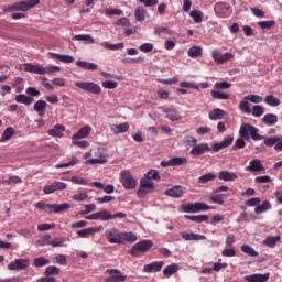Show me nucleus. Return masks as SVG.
I'll return each mask as SVG.
<instances>
[{"label":"nucleus","mask_w":282,"mask_h":282,"mask_svg":"<svg viewBox=\"0 0 282 282\" xmlns=\"http://www.w3.org/2000/svg\"><path fill=\"white\" fill-rule=\"evenodd\" d=\"M240 138L236 140L234 149H246L245 140H253V142H259L261 140H265V137L259 134V128L250 124L242 123L239 129Z\"/></svg>","instance_id":"nucleus-1"},{"label":"nucleus","mask_w":282,"mask_h":282,"mask_svg":"<svg viewBox=\"0 0 282 282\" xmlns=\"http://www.w3.org/2000/svg\"><path fill=\"white\" fill-rule=\"evenodd\" d=\"M105 237L109 243H118L120 246H124V243H135V241H138L135 234L131 231L120 232L116 228L106 230Z\"/></svg>","instance_id":"nucleus-2"},{"label":"nucleus","mask_w":282,"mask_h":282,"mask_svg":"<svg viewBox=\"0 0 282 282\" xmlns=\"http://www.w3.org/2000/svg\"><path fill=\"white\" fill-rule=\"evenodd\" d=\"M23 69L30 74H39L40 76H45V74H54V72H61V67L58 66L44 67L41 64L34 65L30 63L23 64Z\"/></svg>","instance_id":"nucleus-3"},{"label":"nucleus","mask_w":282,"mask_h":282,"mask_svg":"<svg viewBox=\"0 0 282 282\" xmlns=\"http://www.w3.org/2000/svg\"><path fill=\"white\" fill-rule=\"evenodd\" d=\"M263 100V97L259 95H247L243 100L239 104V109L242 113H247V116H250L252 113V109H250L249 102H254L256 105H259Z\"/></svg>","instance_id":"nucleus-4"},{"label":"nucleus","mask_w":282,"mask_h":282,"mask_svg":"<svg viewBox=\"0 0 282 282\" xmlns=\"http://www.w3.org/2000/svg\"><path fill=\"white\" fill-rule=\"evenodd\" d=\"M120 182L126 191H133L138 186V181L129 170H123L120 173Z\"/></svg>","instance_id":"nucleus-5"},{"label":"nucleus","mask_w":282,"mask_h":282,"mask_svg":"<svg viewBox=\"0 0 282 282\" xmlns=\"http://www.w3.org/2000/svg\"><path fill=\"white\" fill-rule=\"evenodd\" d=\"M153 248V241L152 240H142L137 242L129 251L131 257H140V252H149Z\"/></svg>","instance_id":"nucleus-6"},{"label":"nucleus","mask_w":282,"mask_h":282,"mask_svg":"<svg viewBox=\"0 0 282 282\" xmlns=\"http://www.w3.org/2000/svg\"><path fill=\"white\" fill-rule=\"evenodd\" d=\"M155 191V185L152 181H149V178H141L139 189L137 192L138 197L141 199L147 197L149 193H153Z\"/></svg>","instance_id":"nucleus-7"},{"label":"nucleus","mask_w":282,"mask_h":282,"mask_svg":"<svg viewBox=\"0 0 282 282\" xmlns=\"http://www.w3.org/2000/svg\"><path fill=\"white\" fill-rule=\"evenodd\" d=\"M75 86L84 91H88L89 94H102V88H100V85L94 82H76Z\"/></svg>","instance_id":"nucleus-8"},{"label":"nucleus","mask_w":282,"mask_h":282,"mask_svg":"<svg viewBox=\"0 0 282 282\" xmlns=\"http://www.w3.org/2000/svg\"><path fill=\"white\" fill-rule=\"evenodd\" d=\"M86 219H88V221H96L98 219L100 221H111L112 216H111V212L104 209L86 216Z\"/></svg>","instance_id":"nucleus-9"},{"label":"nucleus","mask_w":282,"mask_h":282,"mask_svg":"<svg viewBox=\"0 0 282 282\" xmlns=\"http://www.w3.org/2000/svg\"><path fill=\"white\" fill-rule=\"evenodd\" d=\"M212 56H213L215 63H217V65H224V63H228V61H232V58H235L234 54H231V53L221 54L217 50L213 51Z\"/></svg>","instance_id":"nucleus-10"},{"label":"nucleus","mask_w":282,"mask_h":282,"mask_svg":"<svg viewBox=\"0 0 282 282\" xmlns=\"http://www.w3.org/2000/svg\"><path fill=\"white\" fill-rule=\"evenodd\" d=\"M184 213H199V210H210V206L204 203H189L183 206Z\"/></svg>","instance_id":"nucleus-11"},{"label":"nucleus","mask_w":282,"mask_h":282,"mask_svg":"<svg viewBox=\"0 0 282 282\" xmlns=\"http://www.w3.org/2000/svg\"><path fill=\"white\" fill-rule=\"evenodd\" d=\"M30 268V260L29 259H15L14 261L8 264V270H28Z\"/></svg>","instance_id":"nucleus-12"},{"label":"nucleus","mask_w":282,"mask_h":282,"mask_svg":"<svg viewBox=\"0 0 282 282\" xmlns=\"http://www.w3.org/2000/svg\"><path fill=\"white\" fill-rule=\"evenodd\" d=\"M72 208V205L68 203H63V204H46L45 207V213H63V210H69Z\"/></svg>","instance_id":"nucleus-13"},{"label":"nucleus","mask_w":282,"mask_h":282,"mask_svg":"<svg viewBox=\"0 0 282 282\" xmlns=\"http://www.w3.org/2000/svg\"><path fill=\"white\" fill-rule=\"evenodd\" d=\"M212 149L208 143H199L192 148L191 155H194L195 158H199V155H204V153H210Z\"/></svg>","instance_id":"nucleus-14"},{"label":"nucleus","mask_w":282,"mask_h":282,"mask_svg":"<svg viewBox=\"0 0 282 282\" xmlns=\"http://www.w3.org/2000/svg\"><path fill=\"white\" fill-rule=\"evenodd\" d=\"M234 141L235 138L232 135L225 137V139L221 142L213 144V151L215 153H219V151L228 149V147H230V144H232Z\"/></svg>","instance_id":"nucleus-15"},{"label":"nucleus","mask_w":282,"mask_h":282,"mask_svg":"<svg viewBox=\"0 0 282 282\" xmlns=\"http://www.w3.org/2000/svg\"><path fill=\"white\" fill-rule=\"evenodd\" d=\"M162 268H164V261H155L143 267V272L147 274H151L152 272H162Z\"/></svg>","instance_id":"nucleus-16"},{"label":"nucleus","mask_w":282,"mask_h":282,"mask_svg":"<svg viewBox=\"0 0 282 282\" xmlns=\"http://www.w3.org/2000/svg\"><path fill=\"white\" fill-rule=\"evenodd\" d=\"M187 162L188 160H186V158L176 156V158L170 159L169 161H162L161 166H163V169H166V166H182Z\"/></svg>","instance_id":"nucleus-17"},{"label":"nucleus","mask_w":282,"mask_h":282,"mask_svg":"<svg viewBox=\"0 0 282 282\" xmlns=\"http://www.w3.org/2000/svg\"><path fill=\"white\" fill-rule=\"evenodd\" d=\"M102 230V226L89 227L77 231L78 237L82 239H87L91 235H96Z\"/></svg>","instance_id":"nucleus-18"},{"label":"nucleus","mask_w":282,"mask_h":282,"mask_svg":"<svg viewBox=\"0 0 282 282\" xmlns=\"http://www.w3.org/2000/svg\"><path fill=\"white\" fill-rule=\"evenodd\" d=\"M270 280V273H256L251 275H246L245 281L247 282H265Z\"/></svg>","instance_id":"nucleus-19"},{"label":"nucleus","mask_w":282,"mask_h":282,"mask_svg":"<svg viewBox=\"0 0 282 282\" xmlns=\"http://www.w3.org/2000/svg\"><path fill=\"white\" fill-rule=\"evenodd\" d=\"M165 195L167 197H174L175 199H177L184 195V188L182 187V185H175L172 188L166 189Z\"/></svg>","instance_id":"nucleus-20"},{"label":"nucleus","mask_w":282,"mask_h":282,"mask_svg":"<svg viewBox=\"0 0 282 282\" xmlns=\"http://www.w3.org/2000/svg\"><path fill=\"white\" fill-rule=\"evenodd\" d=\"M216 14H223V17H230V6L225 2H218L215 4Z\"/></svg>","instance_id":"nucleus-21"},{"label":"nucleus","mask_w":282,"mask_h":282,"mask_svg":"<svg viewBox=\"0 0 282 282\" xmlns=\"http://www.w3.org/2000/svg\"><path fill=\"white\" fill-rule=\"evenodd\" d=\"M91 133V126H84L72 137V140H83Z\"/></svg>","instance_id":"nucleus-22"},{"label":"nucleus","mask_w":282,"mask_h":282,"mask_svg":"<svg viewBox=\"0 0 282 282\" xmlns=\"http://www.w3.org/2000/svg\"><path fill=\"white\" fill-rule=\"evenodd\" d=\"M34 111H36L37 116L40 118H43L45 116V109H47V101L45 100H37L33 106Z\"/></svg>","instance_id":"nucleus-23"},{"label":"nucleus","mask_w":282,"mask_h":282,"mask_svg":"<svg viewBox=\"0 0 282 282\" xmlns=\"http://www.w3.org/2000/svg\"><path fill=\"white\" fill-rule=\"evenodd\" d=\"M180 235L182 239H184V241H202L206 239V236H202L199 234H188V232L182 231Z\"/></svg>","instance_id":"nucleus-24"},{"label":"nucleus","mask_w":282,"mask_h":282,"mask_svg":"<svg viewBox=\"0 0 282 282\" xmlns=\"http://www.w3.org/2000/svg\"><path fill=\"white\" fill-rule=\"evenodd\" d=\"M238 177L235 172L220 171L218 173V180H223L224 182H235Z\"/></svg>","instance_id":"nucleus-25"},{"label":"nucleus","mask_w":282,"mask_h":282,"mask_svg":"<svg viewBox=\"0 0 282 282\" xmlns=\"http://www.w3.org/2000/svg\"><path fill=\"white\" fill-rule=\"evenodd\" d=\"M76 65L80 68V69H86L87 72H97L98 66L97 64L87 62V61H77Z\"/></svg>","instance_id":"nucleus-26"},{"label":"nucleus","mask_w":282,"mask_h":282,"mask_svg":"<svg viewBox=\"0 0 282 282\" xmlns=\"http://www.w3.org/2000/svg\"><path fill=\"white\" fill-rule=\"evenodd\" d=\"M279 241H281V236H269L262 241V243L267 248H276V243H279Z\"/></svg>","instance_id":"nucleus-27"},{"label":"nucleus","mask_w":282,"mask_h":282,"mask_svg":"<svg viewBox=\"0 0 282 282\" xmlns=\"http://www.w3.org/2000/svg\"><path fill=\"white\" fill-rule=\"evenodd\" d=\"M15 102H19L20 105H25L26 107H30L32 102H34V98L28 95H17L15 96Z\"/></svg>","instance_id":"nucleus-28"},{"label":"nucleus","mask_w":282,"mask_h":282,"mask_svg":"<svg viewBox=\"0 0 282 282\" xmlns=\"http://www.w3.org/2000/svg\"><path fill=\"white\" fill-rule=\"evenodd\" d=\"M50 56H52V58H56L57 61H61V63H65L66 65L74 63V56L72 55H61L58 53H50Z\"/></svg>","instance_id":"nucleus-29"},{"label":"nucleus","mask_w":282,"mask_h":282,"mask_svg":"<svg viewBox=\"0 0 282 282\" xmlns=\"http://www.w3.org/2000/svg\"><path fill=\"white\" fill-rule=\"evenodd\" d=\"M272 209V204L270 200H263L261 205H257L254 208L256 215H261V213H268V210Z\"/></svg>","instance_id":"nucleus-30"},{"label":"nucleus","mask_w":282,"mask_h":282,"mask_svg":"<svg viewBox=\"0 0 282 282\" xmlns=\"http://www.w3.org/2000/svg\"><path fill=\"white\" fill-rule=\"evenodd\" d=\"M262 122H264V124H267L268 127H274V124L279 122V117L274 113H267L262 118Z\"/></svg>","instance_id":"nucleus-31"},{"label":"nucleus","mask_w":282,"mask_h":282,"mask_svg":"<svg viewBox=\"0 0 282 282\" xmlns=\"http://www.w3.org/2000/svg\"><path fill=\"white\" fill-rule=\"evenodd\" d=\"M110 131L115 133V135H118V133H127L129 131V123H120L116 126H111Z\"/></svg>","instance_id":"nucleus-32"},{"label":"nucleus","mask_w":282,"mask_h":282,"mask_svg":"<svg viewBox=\"0 0 282 282\" xmlns=\"http://www.w3.org/2000/svg\"><path fill=\"white\" fill-rule=\"evenodd\" d=\"M91 186H95V188H100L101 191H104L105 193H107L108 195H111V193H113V191H116V187L113 185H104L100 182H93Z\"/></svg>","instance_id":"nucleus-33"},{"label":"nucleus","mask_w":282,"mask_h":282,"mask_svg":"<svg viewBox=\"0 0 282 282\" xmlns=\"http://www.w3.org/2000/svg\"><path fill=\"white\" fill-rule=\"evenodd\" d=\"M64 131H65L64 126L56 124L53 129L48 130V135H52V138H63Z\"/></svg>","instance_id":"nucleus-34"},{"label":"nucleus","mask_w":282,"mask_h":282,"mask_svg":"<svg viewBox=\"0 0 282 282\" xmlns=\"http://www.w3.org/2000/svg\"><path fill=\"white\" fill-rule=\"evenodd\" d=\"M226 118V111L216 108L212 112H209V119L210 120H224Z\"/></svg>","instance_id":"nucleus-35"},{"label":"nucleus","mask_w":282,"mask_h":282,"mask_svg":"<svg viewBox=\"0 0 282 282\" xmlns=\"http://www.w3.org/2000/svg\"><path fill=\"white\" fill-rule=\"evenodd\" d=\"M247 171L251 173L263 171V165L261 164V160H252L247 167Z\"/></svg>","instance_id":"nucleus-36"},{"label":"nucleus","mask_w":282,"mask_h":282,"mask_svg":"<svg viewBox=\"0 0 282 282\" xmlns=\"http://www.w3.org/2000/svg\"><path fill=\"white\" fill-rule=\"evenodd\" d=\"M166 118L171 120V122H177V120H182V116L177 112V109H167L165 110Z\"/></svg>","instance_id":"nucleus-37"},{"label":"nucleus","mask_w":282,"mask_h":282,"mask_svg":"<svg viewBox=\"0 0 282 282\" xmlns=\"http://www.w3.org/2000/svg\"><path fill=\"white\" fill-rule=\"evenodd\" d=\"M74 41H84L88 45H94L96 43V40L91 37L89 34H78L74 36Z\"/></svg>","instance_id":"nucleus-38"},{"label":"nucleus","mask_w":282,"mask_h":282,"mask_svg":"<svg viewBox=\"0 0 282 282\" xmlns=\"http://www.w3.org/2000/svg\"><path fill=\"white\" fill-rule=\"evenodd\" d=\"M178 270L180 267L176 263H172L163 270V274L169 279V276H173V274H175V272H177Z\"/></svg>","instance_id":"nucleus-39"},{"label":"nucleus","mask_w":282,"mask_h":282,"mask_svg":"<svg viewBox=\"0 0 282 282\" xmlns=\"http://www.w3.org/2000/svg\"><path fill=\"white\" fill-rule=\"evenodd\" d=\"M240 250L248 257H259V252H257V250H254V248L250 247V245H242L240 247Z\"/></svg>","instance_id":"nucleus-40"},{"label":"nucleus","mask_w":282,"mask_h":282,"mask_svg":"<svg viewBox=\"0 0 282 282\" xmlns=\"http://www.w3.org/2000/svg\"><path fill=\"white\" fill-rule=\"evenodd\" d=\"M264 102L269 105V107H279V105H281V100L274 97V95H267Z\"/></svg>","instance_id":"nucleus-41"},{"label":"nucleus","mask_w":282,"mask_h":282,"mask_svg":"<svg viewBox=\"0 0 282 282\" xmlns=\"http://www.w3.org/2000/svg\"><path fill=\"white\" fill-rule=\"evenodd\" d=\"M212 98H214L215 100H229L230 99V95L226 94V93H221L219 90H212Z\"/></svg>","instance_id":"nucleus-42"},{"label":"nucleus","mask_w":282,"mask_h":282,"mask_svg":"<svg viewBox=\"0 0 282 282\" xmlns=\"http://www.w3.org/2000/svg\"><path fill=\"white\" fill-rule=\"evenodd\" d=\"M213 180H217V175L213 172H209L205 175L199 176L198 183L199 184H207V182H213Z\"/></svg>","instance_id":"nucleus-43"},{"label":"nucleus","mask_w":282,"mask_h":282,"mask_svg":"<svg viewBox=\"0 0 282 282\" xmlns=\"http://www.w3.org/2000/svg\"><path fill=\"white\" fill-rule=\"evenodd\" d=\"M33 265L35 268H43L45 265H50V259L44 257H39L33 260Z\"/></svg>","instance_id":"nucleus-44"},{"label":"nucleus","mask_w":282,"mask_h":282,"mask_svg":"<svg viewBox=\"0 0 282 282\" xmlns=\"http://www.w3.org/2000/svg\"><path fill=\"white\" fill-rule=\"evenodd\" d=\"M102 46L105 50H111L116 52V50H124V43L120 42L118 44H110L109 42H104Z\"/></svg>","instance_id":"nucleus-45"},{"label":"nucleus","mask_w":282,"mask_h":282,"mask_svg":"<svg viewBox=\"0 0 282 282\" xmlns=\"http://www.w3.org/2000/svg\"><path fill=\"white\" fill-rule=\"evenodd\" d=\"M12 135H14V128L9 127L3 131L0 142H8Z\"/></svg>","instance_id":"nucleus-46"},{"label":"nucleus","mask_w":282,"mask_h":282,"mask_svg":"<svg viewBox=\"0 0 282 282\" xmlns=\"http://www.w3.org/2000/svg\"><path fill=\"white\" fill-rule=\"evenodd\" d=\"M251 113L254 118H261V116L265 113V108H263L261 105H256L252 107Z\"/></svg>","instance_id":"nucleus-47"},{"label":"nucleus","mask_w":282,"mask_h":282,"mask_svg":"<svg viewBox=\"0 0 282 282\" xmlns=\"http://www.w3.org/2000/svg\"><path fill=\"white\" fill-rule=\"evenodd\" d=\"M189 17H192L196 23H202L204 21V13L200 10L191 11Z\"/></svg>","instance_id":"nucleus-48"},{"label":"nucleus","mask_w":282,"mask_h":282,"mask_svg":"<svg viewBox=\"0 0 282 282\" xmlns=\"http://www.w3.org/2000/svg\"><path fill=\"white\" fill-rule=\"evenodd\" d=\"M147 17V10L144 8L138 7L134 11L135 21H144Z\"/></svg>","instance_id":"nucleus-49"},{"label":"nucleus","mask_w":282,"mask_h":282,"mask_svg":"<svg viewBox=\"0 0 282 282\" xmlns=\"http://www.w3.org/2000/svg\"><path fill=\"white\" fill-rule=\"evenodd\" d=\"M44 274L46 276H56L57 274H61V269L55 265H50L46 268Z\"/></svg>","instance_id":"nucleus-50"},{"label":"nucleus","mask_w":282,"mask_h":282,"mask_svg":"<svg viewBox=\"0 0 282 282\" xmlns=\"http://www.w3.org/2000/svg\"><path fill=\"white\" fill-rule=\"evenodd\" d=\"M78 158L73 156L68 163H61L55 166V169H68V166H76L78 164Z\"/></svg>","instance_id":"nucleus-51"},{"label":"nucleus","mask_w":282,"mask_h":282,"mask_svg":"<svg viewBox=\"0 0 282 282\" xmlns=\"http://www.w3.org/2000/svg\"><path fill=\"white\" fill-rule=\"evenodd\" d=\"M185 219H189V221H196V224H202L204 221H208V217L206 215L185 216Z\"/></svg>","instance_id":"nucleus-52"},{"label":"nucleus","mask_w":282,"mask_h":282,"mask_svg":"<svg viewBox=\"0 0 282 282\" xmlns=\"http://www.w3.org/2000/svg\"><path fill=\"white\" fill-rule=\"evenodd\" d=\"M187 54L191 58H197L198 56H202V47L193 46L192 48H189Z\"/></svg>","instance_id":"nucleus-53"},{"label":"nucleus","mask_w":282,"mask_h":282,"mask_svg":"<svg viewBox=\"0 0 282 282\" xmlns=\"http://www.w3.org/2000/svg\"><path fill=\"white\" fill-rule=\"evenodd\" d=\"M276 22L274 20H267V21H260L258 22L259 28L262 30H270V28H274Z\"/></svg>","instance_id":"nucleus-54"},{"label":"nucleus","mask_w":282,"mask_h":282,"mask_svg":"<svg viewBox=\"0 0 282 282\" xmlns=\"http://www.w3.org/2000/svg\"><path fill=\"white\" fill-rule=\"evenodd\" d=\"M18 12H28L30 10V3L28 1H21L15 3Z\"/></svg>","instance_id":"nucleus-55"},{"label":"nucleus","mask_w":282,"mask_h":282,"mask_svg":"<svg viewBox=\"0 0 282 282\" xmlns=\"http://www.w3.org/2000/svg\"><path fill=\"white\" fill-rule=\"evenodd\" d=\"M262 140H264L265 147H274V145H276V142H279V140H281V137H270L268 139H265V137H264V139H262Z\"/></svg>","instance_id":"nucleus-56"},{"label":"nucleus","mask_w":282,"mask_h":282,"mask_svg":"<svg viewBox=\"0 0 282 282\" xmlns=\"http://www.w3.org/2000/svg\"><path fill=\"white\" fill-rule=\"evenodd\" d=\"M63 243H65V237L55 238L54 240H51V242H48V246H52L53 248H61L63 247Z\"/></svg>","instance_id":"nucleus-57"},{"label":"nucleus","mask_w":282,"mask_h":282,"mask_svg":"<svg viewBox=\"0 0 282 282\" xmlns=\"http://www.w3.org/2000/svg\"><path fill=\"white\" fill-rule=\"evenodd\" d=\"M144 180H160V174L158 173V170H150L145 175Z\"/></svg>","instance_id":"nucleus-58"},{"label":"nucleus","mask_w":282,"mask_h":282,"mask_svg":"<svg viewBox=\"0 0 282 282\" xmlns=\"http://www.w3.org/2000/svg\"><path fill=\"white\" fill-rule=\"evenodd\" d=\"M105 163H107V158H105L102 155L99 159H88L86 161V164H91V165H94V164H105Z\"/></svg>","instance_id":"nucleus-59"},{"label":"nucleus","mask_w":282,"mask_h":282,"mask_svg":"<svg viewBox=\"0 0 282 282\" xmlns=\"http://www.w3.org/2000/svg\"><path fill=\"white\" fill-rule=\"evenodd\" d=\"M101 85L105 89H116V87H118V82L105 80Z\"/></svg>","instance_id":"nucleus-60"},{"label":"nucleus","mask_w":282,"mask_h":282,"mask_svg":"<svg viewBox=\"0 0 282 282\" xmlns=\"http://www.w3.org/2000/svg\"><path fill=\"white\" fill-rule=\"evenodd\" d=\"M22 180L19 176H11L9 180L3 181V184H7V186H10L12 184H21Z\"/></svg>","instance_id":"nucleus-61"},{"label":"nucleus","mask_w":282,"mask_h":282,"mask_svg":"<svg viewBox=\"0 0 282 282\" xmlns=\"http://www.w3.org/2000/svg\"><path fill=\"white\" fill-rule=\"evenodd\" d=\"M54 191H65L67 188V184L61 181H55L52 183Z\"/></svg>","instance_id":"nucleus-62"},{"label":"nucleus","mask_w":282,"mask_h":282,"mask_svg":"<svg viewBox=\"0 0 282 282\" xmlns=\"http://www.w3.org/2000/svg\"><path fill=\"white\" fill-rule=\"evenodd\" d=\"M184 144H186V147H195L197 145V139L195 137H185L184 138Z\"/></svg>","instance_id":"nucleus-63"},{"label":"nucleus","mask_w":282,"mask_h":282,"mask_svg":"<svg viewBox=\"0 0 282 282\" xmlns=\"http://www.w3.org/2000/svg\"><path fill=\"white\" fill-rule=\"evenodd\" d=\"M140 52H144L145 54L149 52H153V43H143L139 46Z\"/></svg>","instance_id":"nucleus-64"}]
</instances>
